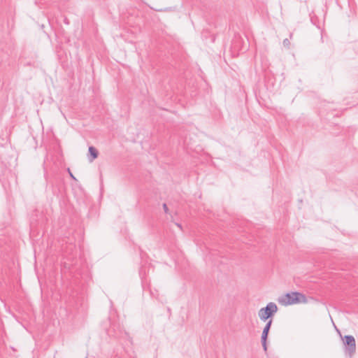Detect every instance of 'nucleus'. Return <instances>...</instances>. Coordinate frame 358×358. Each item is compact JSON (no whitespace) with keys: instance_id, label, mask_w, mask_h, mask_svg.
I'll list each match as a JSON object with an SVG mask.
<instances>
[{"instance_id":"f257e3e1","label":"nucleus","mask_w":358,"mask_h":358,"mask_svg":"<svg viewBox=\"0 0 358 358\" xmlns=\"http://www.w3.org/2000/svg\"><path fill=\"white\" fill-rule=\"evenodd\" d=\"M306 296L299 292H287L278 299V303L283 306H289L300 303H306Z\"/></svg>"},{"instance_id":"f03ea898","label":"nucleus","mask_w":358,"mask_h":358,"mask_svg":"<svg viewBox=\"0 0 358 358\" xmlns=\"http://www.w3.org/2000/svg\"><path fill=\"white\" fill-rule=\"evenodd\" d=\"M278 306L273 302H269L267 305L262 308L258 313L259 319L263 322H267L272 319L274 315L278 312Z\"/></svg>"},{"instance_id":"7ed1b4c3","label":"nucleus","mask_w":358,"mask_h":358,"mask_svg":"<svg viewBox=\"0 0 358 358\" xmlns=\"http://www.w3.org/2000/svg\"><path fill=\"white\" fill-rule=\"evenodd\" d=\"M272 322H273L272 319H270L266 322V323L263 329L262 336H261V343L262 345V348L265 352H267V349H268L267 340H268L269 331H270L271 325H272Z\"/></svg>"},{"instance_id":"20e7f679","label":"nucleus","mask_w":358,"mask_h":358,"mask_svg":"<svg viewBox=\"0 0 358 358\" xmlns=\"http://www.w3.org/2000/svg\"><path fill=\"white\" fill-rule=\"evenodd\" d=\"M342 340L345 350L348 351L350 355L354 354L356 350V342L354 336L352 335H346L342 338Z\"/></svg>"},{"instance_id":"39448f33","label":"nucleus","mask_w":358,"mask_h":358,"mask_svg":"<svg viewBox=\"0 0 358 358\" xmlns=\"http://www.w3.org/2000/svg\"><path fill=\"white\" fill-rule=\"evenodd\" d=\"M98 155H99V152H98L97 149L92 145L90 146L88 148V154H87L88 160L90 162H92L98 157Z\"/></svg>"},{"instance_id":"423d86ee","label":"nucleus","mask_w":358,"mask_h":358,"mask_svg":"<svg viewBox=\"0 0 358 358\" xmlns=\"http://www.w3.org/2000/svg\"><path fill=\"white\" fill-rule=\"evenodd\" d=\"M150 295H151L152 297H155V298H156V299H158L157 290H155V291H153V290H152V289H150Z\"/></svg>"},{"instance_id":"0eeeda50","label":"nucleus","mask_w":358,"mask_h":358,"mask_svg":"<svg viewBox=\"0 0 358 358\" xmlns=\"http://www.w3.org/2000/svg\"><path fill=\"white\" fill-rule=\"evenodd\" d=\"M283 45L285 47H287V48H289L290 42L288 38H285L283 40Z\"/></svg>"},{"instance_id":"6e6552de","label":"nucleus","mask_w":358,"mask_h":358,"mask_svg":"<svg viewBox=\"0 0 358 358\" xmlns=\"http://www.w3.org/2000/svg\"><path fill=\"white\" fill-rule=\"evenodd\" d=\"M172 8L171 7H168V8H161V9H156L157 11L158 12H163V11H170V10H172Z\"/></svg>"},{"instance_id":"1a4fd4ad","label":"nucleus","mask_w":358,"mask_h":358,"mask_svg":"<svg viewBox=\"0 0 358 358\" xmlns=\"http://www.w3.org/2000/svg\"><path fill=\"white\" fill-rule=\"evenodd\" d=\"M162 207H163V209L164 210V213L166 214H168L169 212V208L167 206V204L166 203H164L163 205H162Z\"/></svg>"},{"instance_id":"9d476101","label":"nucleus","mask_w":358,"mask_h":358,"mask_svg":"<svg viewBox=\"0 0 358 358\" xmlns=\"http://www.w3.org/2000/svg\"><path fill=\"white\" fill-rule=\"evenodd\" d=\"M67 171L71 179H73V180H77L76 178L73 176L69 168L67 169Z\"/></svg>"},{"instance_id":"9b49d317","label":"nucleus","mask_w":358,"mask_h":358,"mask_svg":"<svg viewBox=\"0 0 358 358\" xmlns=\"http://www.w3.org/2000/svg\"><path fill=\"white\" fill-rule=\"evenodd\" d=\"M64 22L66 24H69V20H68L67 17H64Z\"/></svg>"},{"instance_id":"f8f14e48","label":"nucleus","mask_w":358,"mask_h":358,"mask_svg":"<svg viewBox=\"0 0 358 358\" xmlns=\"http://www.w3.org/2000/svg\"><path fill=\"white\" fill-rule=\"evenodd\" d=\"M176 225H177L178 227H180V229H182V225H181L180 224H178V223H177V224H176Z\"/></svg>"},{"instance_id":"ddd939ff","label":"nucleus","mask_w":358,"mask_h":358,"mask_svg":"<svg viewBox=\"0 0 358 358\" xmlns=\"http://www.w3.org/2000/svg\"><path fill=\"white\" fill-rule=\"evenodd\" d=\"M292 35H293L292 34H290V35H289L290 38L292 37Z\"/></svg>"},{"instance_id":"4468645a","label":"nucleus","mask_w":358,"mask_h":358,"mask_svg":"<svg viewBox=\"0 0 358 358\" xmlns=\"http://www.w3.org/2000/svg\"><path fill=\"white\" fill-rule=\"evenodd\" d=\"M171 311V309L169 308H168V312H170Z\"/></svg>"},{"instance_id":"2eb2a0df","label":"nucleus","mask_w":358,"mask_h":358,"mask_svg":"<svg viewBox=\"0 0 358 358\" xmlns=\"http://www.w3.org/2000/svg\"><path fill=\"white\" fill-rule=\"evenodd\" d=\"M85 358H87V357Z\"/></svg>"},{"instance_id":"dca6fc26","label":"nucleus","mask_w":358,"mask_h":358,"mask_svg":"<svg viewBox=\"0 0 358 358\" xmlns=\"http://www.w3.org/2000/svg\"><path fill=\"white\" fill-rule=\"evenodd\" d=\"M133 358H134V357H133Z\"/></svg>"}]
</instances>
